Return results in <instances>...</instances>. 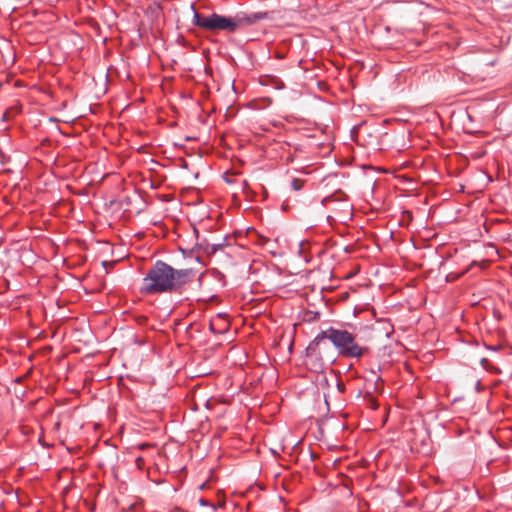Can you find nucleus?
<instances>
[{
    "mask_svg": "<svg viewBox=\"0 0 512 512\" xmlns=\"http://www.w3.org/2000/svg\"><path fill=\"white\" fill-rule=\"evenodd\" d=\"M190 269H175L162 260H157L142 279L140 292L143 295H159L180 290L191 276Z\"/></svg>",
    "mask_w": 512,
    "mask_h": 512,
    "instance_id": "f257e3e1",
    "label": "nucleus"
},
{
    "mask_svg": "<svg viewBox=\"0 0 512 512\" xmlns=\"http://www.w3.org/2000/svg\"><path fill=\"white\" fill-rule=\"evenodd\" d=\"M331 342L337 349L339 355L346 358H360L368 352L367 347L360 346L356 341V336L345 329L330 327L326 331H321L315 338L311 351L318 349L320 344H329Z\"/></svg>",
    "mask_w": 512,
    "mask_h": 512,
    "instance_id": "f03ea898",
    "label": "nucleus"
},
{
    "mask_svg": "<svg viewBox=\"0 0 512 512\" xmlns=\"http://www.w3.org/2000/svg\"><path fill=\"white\" fill-rule=\"evenodd\" d=\"M191 9L193 10L192 24L194 26L211 33H235V23L232 22V17L217 13L201 14L196 10L194 4L191 5Z\"/></svg>",
    "mask_w": 512,
    "mask_h": 512,
    "instance_id": "7ed1b4c3",
    "label": "nucleus"
},
{
    "mask_svg": "<svg viewBox=\"0 0 512 512\" xmlns=\"http://www.w3.org/2000/svg\"><path fill=\"white\" fill-rule=\"evenodd\" d=\"M313 344L314 340L306 348V364L311 370L319 372L324 369L323 356L327 354L329 344H320L318 349L315 347V350L311 351L310 348Z\"/></svg>",
    "mask_w": 512,
    "mask_h": 512,
    "instance_id": "20e7f679",
    "label": "nucleus"
},
{
    "mask_svg": "<svg viewBox=\"0 0 512 512\" xmlns=\"http://www.w3.org/2000/svg\"><path fill=\"white\" fill-rule=\"evenodd\" d=\"M266 12H256L252 14L238 13L234 17H232V22L235 23V32L241 26H247L255 24L256 22L266 19Z\"/></svg>",
    "mask_w": 512,
    "mask_h": 512,
    "instance_id": "39448f33",
    "label": "nucleus"
},
{
    "mask_svg": "<svg viewBox=\"0 0 512 512\" xmlns=\"http://www.w3.org/2000/svg\"><path fill=\"white\" fill-rule=\"evenodd\" d=\"M291 187L293 190L295 191H299L302 189L303 187V181L300 180V179H297V178H294L292 181H291Z\"/></svg>",
    "mask_w": 512,
    "mask_h": 512,
    "instance_id": "423d86ee",
    "label": "nucleus"
},
{
    "mask_svg": "<svg viewBox=\"0 0 512 512\" xmlns=\"http://www.w3.org/2000/svg\"><path fill=\"white\" fill-rule=\"evenodd\" d=\"M199 504H200L201 506H210V507L212 508V510H213V511H215V510H216V506H215V504L210 503L208 500H206V499H204V498H201V499L199 500Z\"/></svg>",
    "mask_w": 512,
    "mask_h": 512,
    "instance_id": "0eeeda50",
    "label": "nucleus"
},
{
    "mask_svg": "<svg viewBox=\"0 0 512 512\" xmlns=\"http://www.w3.org/2000/svg\"><path fill=\"white\" fill-rule=\"evenodd\" d=\"M338 389L341 390L342 389V385L340 383H338Z\"/></svg>",
    "mask_w": 512,
    "mask_h": 512,
    "instance_id": "6e6552de",
    "label": "nucleus"
}]
</instances>
